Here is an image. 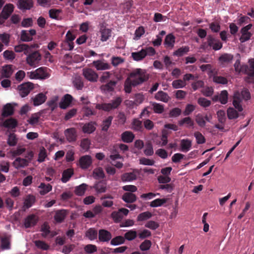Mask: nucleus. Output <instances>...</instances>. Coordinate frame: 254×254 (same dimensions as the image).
Masks as SVG:
<instances>
[{
  "label": "nucleus",
  "mask_w": 254,
  "mask_h": 254,
  "mask_svg": "<svg viewBox=\"0 0 254 254\" xmlns=\"http://www.w3.org/2000/svg\"><path fill=\"white\" fill-rule=\"evenodd\" d=\"M130 76L134 77V78L131 80L129 82H127L129 80L127 78L125 83V91L127 93L131 92L132 86H135L148 79V77L146 75L145 72L141 69H137L135 71L131 72Z\"/></svg>",
  "instance_id": "nucleus-1"
},
{
  "label": "nucleus",
  "mask_w": 254,
  "mask_h": 254,
  "mask_svg": "<svg viewBox=\"0 0 254 254\" xmlns=\"http://www.w3.org/2000/svg\"><path fill=\"white\" fill-rule=\"evenodd\" d=\"M245 100H248L251 98V94L249 90L247 88H243L241 93L239 91H236L234 93L233 96V105L235 108L239 112H242L243 108L242 106L241 103L242 99L241 97Z\"/></svg>",
  "instance_id": "nucleus-2"
},
{
  "label": "nucleus",
  "mask_w": 254,
  "mask_h": 254,
  "mask_svg": "<svg viewBox=\"0 0 254 254\" xmlns=\"http://www.w3.org/2000/svg\"><path fill=\"white\" fill-rule=\"evenodd\" d=\"M122 102V99L120 97H117L111 101L109 103L97 104L96 108L99 110H103L109 112L112 110L118 108Z\"/></svg>",
  "instance_id": "nucleus-3"
},
{
  "label": "nucleus",
  "mask_w": 254,
  "mask_h": 254,
  "mask_svg": "<svg viewBox=\"0 0 254 254\" xmlns=\"http://www.w3.org/2000/svg\"><path fill=\"white\" fill-rule=\"evenodd\" d=\"M26 55V63L31 66L36 67L41 60L42 56L38 51L31 52L30 50L29 54Z\"/></svg>",
  "instance_id": "nucleus-4"
},
{
  "label": "nucleus",
  "mask_w": 254,
  "mask_h": 254,
  "mask_svg": "<svg viewBox=\"0 0 254 254\" xmlns=\"http://www.w3.org/2000/svg\"><path fill=\"white\" fill-rule=\"evenodd\" d=\"M33 88V84L31 82L22 83L18 86L19 95L21 97H25L29 94Z\"/></svg>",
  "instance_id": "nucleus-5"
},
{
  "label": "nucleus",
  "mask_w": 254,
  "mask_h": 254,
  "mask_svg": "<svg viewBox=\"0 0 254 254\" xmlns=\"http://www.w3.org/2000/svg\"><path fill=\"white\" fill-rule=\"evenodd\" d=\"M252 27V24H249L243 27L240 30L241 36L239 38L241 43H244L250 39L252 34L249 31Z\"/></svg>",
  "instance_id": "nucleus-6"
},
{
  "label": "nucleus",
  "mask_w": 254,
  "mask_h": 254,
  "mask_svg": "<svg viewBox=\"0 0 254 254\" xmlns=\"http://www.w3.org/2000/svg\"><path fill=\"white\" fill-rule=\"evenodd\" d=\"M83 75L84 77L90 82H96L98 78V74L92 69L89 68L83 69Z\"/></svg>",
  "instance_id": "nucleus-7"
},
{
  "label": "nucleus",
  "mask_w": 254,
  "mask_h": 254,
  "mask_svg": "<svg viewBox=\"0 0 254 254\" xmlns=\"http://www.w3.org/2000/svg\"><path fill=\"white\" fill-rule=\"evenodd\" d=\"M207 42L210 48L215 51L219 50L222 48V43L217 39H215L212 35H208L207 38Z\"/></svg>",
  "instance_id": "nucleus-8"
},
{
  "label": "nucleus",
  "mask_w": 254,
  "mask_h": 254,
  "mask_svg": "<svg viewBox=\"0 0 254 254\" xmlns=\"http://www.w3.org/2000/svg\"><path fill=\"white\" fill-rule=\"evenodd\" d=\"M18 8L23 11L30 10L34 5L33 0H18L17 1Z\"/></svg>",
  "instance_id": "nucleus-9"
},
{
  "label": "nucleus",
  "mask_w": 254,
  "mask_h": 254,
  "mask_svg": "<svg viewBox=\"0 0 254 254\" xmlns=\"http://www.w3.org/2000/svg\"><path fill=\"white\" fill-rule=\"evenodd\" d=\"M38 221V218L35 214L28 215L24 219V225L26 228L33 227Z\"/></svg>",
  "instance_id": "nucleus-10"
},
{
  "label": "nucleus",
  "mask_w": 254,
  "mask_h": 254,
  "mask_svg": "<svg viewBox=\"0 0 254 254\" xmlns=\"http://www.w3.org/2000/svg\"><path fill=\"white\" fill-rule=\"evenodd\" d=\"M92 163V158L89 155H84L79 158V165L82 169H88L91 165Z\"/></svg>",
  "instance_id": "nucleus-11"
},
{
  "label": "nucleus",
  "mask_w": 254,
  "mask_h": 254,
  "mask_svg": "<svg viewBox=\"0 0 254 254\" xmlns=\"http://www.w3.org/2000/svg\"><path fill=\"white\" fill-rule=\"evenodd\" d=\"M92 64L97 70H104L111 68L110 64L106 63L104 60L94 61Z\"/></svg>",
  "instance_id": "nucleus-12"
},
{
  "label": "nucleus",
  "mask_w": 254,
  "mask_h": 254,
  "mask_svg": "<svg viewBox=\"0 0 254 254\" xmlns=\"http://www.w3.org/2000/svg\"><path fill=\"white\" fill-rule=\"evenodd\" d=\"M64 135L68 141L71 142L76 139L77 134L76 129L74 127L67 128L64 130Z\"/></svg>",
  "instance_id": "nucleus-13"
},
{
  "label": "nucleus",
  "mask_w": 254,
  "mask_h": 254,
  "mask_svg": "<svg viewBox=\"0 0 254 254\" xmlns=\"http://www.w3.org/2000/svg\"><path fill=\"white\" fill-rule=\"evenodd\" d=\"M99 33L101 35V41L102 42L107 41L112 35V30L107 28L103 25L100 28Z\"/></svg>",
  "instance_id": "nucleus-14"
},
{
  "label": "nucleus",
  "mask_w": 254,
  "mask_h": 254,
  "mask_svg": "<svg viewBox=\"0 0 254 254\" xmlns=\"http://www.w3.org/2000/svg\"><path fill=\"white\" fill-rule=\"evenodd\" d=\"M98 238L101 242H108L112 239V234L108 231L105 229H100L99 231Z\"/></svg>",
  "instance_id": "nucleus-15"
},
{
  "label": "nucleus",
  "mask_w": 254,
  "mask_h": 254,
  "mask_svg": "<svg viewBox=\"0 0 254 254\" xmlns=\"http://www.w3.org/2000/svg\"><path fill=\"white\" fill-rule=\"evenodd\" d=\"M14 8V6L12 3L5 4L1 12V14L3 16V19H7L13 12Z\"/></svg>",
  "instance_id": "nucleus-16"
},
{
  "label": "nucleus",
  "mask_w": 254,
  "mask_h": 254,
  "mask_svg": "<svg viewBox=\"0 0 254 254\" xmlns=\"http://www.w3.org/2000/svg\"><path fill=\"white\" fill-rule=\"evenodd\" d=\"M175 41V36L172 33L167 35L164 41L165 47L167 49H173L174 47Z\"/></svg>",
  "instance_id": "nucleus-17"
},
{
  "label": "nucleus",
  "mask_w": 254,
  "mask_h": 254,
  "mask_svg": "<svg viewBox=\"0 0 254 254\" xmlns=\"http://www.w3.org/2000/svg\"><path fill=\"white\" fill-rule=\"evenodd\" d=\"M73 98L68 94H65L59 104V107L62 109H66L71 103Z\"/></svg>",
  "instance_id": "nucleus-18"
},
{
  "label": "nucleus",
  "mask_w": 254,
  "mask_h": 254,
  "mask_svg": "<svg viewBox=\"0 0 254 254\" xmlns=\"http://www.w3.org/2000/svg\"><path fill=\"white\" fill-rule=\"evenodd\" d=\"M116 84V81L110 80L106 84L102 85L100 86V89L105 93H110L114 90Z\"/></svg>",
  "instance_id": "nucleus-19"
},
{
  "label": "nucleus",
  "mask_w": 254,
  "mask_h": 254,
  "mask_svg": "<svg viewBox=\"0 0 254 254\" xmlns=\"http://www.w3.org/2000/svg\"><path fill=\"white\" fill-rule=\"evenodd\" d=\"M36 201V197L32 194L27 195L24 200L23 205L22 209L25 210L27 209L30 208Z\"/></svg>",
  "instance_id": "nucleus-20"
},
{
  "label": "nucleus",
  "mask_w": 254,
  "mask_h": 254,
  "mask_svg": "<svg viewBox=\"0 0 254 254\" xmlns=\"http://www.w3.org/2000/svg\"><path fill=\"white\" fill-rule=\"evenodd\" d=\"M28 161L26 159L17 157L13 162V166L17 169L21 168H25L29 165Z\"/></svg>",
  "instance_id": "nucleus-21"
},
{
  "label": "nucleus",
  "mask_w": 254,
  "mask_h": 254,
  "mask_svg": "<svg viewBox=\"0 0 254 254\" xmlns=\"http://www.w3.org/2000/svg\"><path fill=\"white\" fill-rule=\"evenodd\" d=\"M97 124L95 122H90L85 124L82 127V130L84 133L90 134L96 129Z\"/></svg>",
  "instance_id": "nucleus-22"
},
{
  "label": "nucleus",
  "mask_w": 254,
  "mask_h": 254,
  "mask_svg": "<svg viewBox=\"0 0 254 254\" xmlns=\"http://www.w3.org/2000/svg\"><path fill=\"white\" fill-rule=\"evenodd\" d=\"M67 215L65 210L61 209L56 211L54 215V219L58 223H61L64 221Z\"/></svg>",
  "instance_id": "nucleus-23"
},
{
  "label": "nucleus",
  "mask_w": 254,
  "mask_h": 254,
  "mask_svg": "<svg viewBox=\"0 0 254 254\" xmlns=\"http://www.w3.org/2000/svg\"><path fill=\"white\" fill-rule=\"evenodd\" d=\"M134 138V134L130 131H125L121 134L122 140L126 143H130L132 142Z\"/></svg>",
  "instance_id": "nucleus-24"
},
{
  "label": "nucleus",
  "mask_w": 254,
  "mask_h": 254,
  "mask_svg": "<svg viewBox=\"0 0 254 254\" xmlns=\"http://www.w3.org/2000/svg\"><path fill=\"white\" fill-rule=\"evenodd\" d=\"M47 99V97L45 94L40 93L36 95L33 98V105L35 106H39L44 103Z\"/></svg>",
  "instance_id": "nucleus-25"
},
{
  "label": "nucleus",
  "mask_w": 254,
  "mask_h": 254,
  "mask_svg": "<svg viewBox=\"0 0 254 254\" xmlns=\"http://www.w3.org/2000/svg\"><path fill=\"white\" fill-rule=\"evenodd\" d=\"M154 98L157 100L161 101L165 103H167L170 99L168 94L163 91H158L155 95Z\"/></svg>",
  "instance_id": "nucleus-26"
},
{
  "label": "nucleus",
  "mask_w": 254,
  "mask_h": 254,
  "mask_svg": "<svg viewBox=\"0 0 254 254\" xmlns=\"http://www.w3.org/2000/svg\"><path fill=\"white\" fill-rule=\"evenodd\" d=\"M14 108L10 103L6 104L3 108L1 115L3 117H7L13 114Z\"/></svg>",
  "instance_id": "nucleus-27"
},
{
  "label": "nucleus",
  "mask_w": 254,
  "mask_h": 254,
  "mask_svg": "<svg viewBox=\"0 0 254 254\" xmlns=\"http://www.w3.org/2000/svg\"><path fill=\"white\" fill-rule=\"evenodd\" d=\"M47 68L41 67L35 70V76L37 78L45 79L49 77V74L46 72Z\"/></svg>",
  "instance_id": "nucleus-28"
},
{
  "label": "nucleus",
  "mask_w": 254,
  "mask_h": 254,
  "mask_svg": "<svg viewBox=\"0 0 254 254\" xmlns=\"http://www.w3.org/2000/svg\"><path fill=\"white\" fill-rule=\"evenodd\" d=\"M12 65L7 64L2 67L1 70L2 76L5 78H9L13 73Z\"/></svg>",
  "instance_id": "nucleus-29"
},
{
  "label": "nucleus",
  "mask_w": 254,
  "mask_h": 254,
  "mask_svg": "<svg viewBox=\"0 0 254 254\" xmlns=\"http://www.w3.org/2000/svg\"><path fill=\"white\" fill-rule=\"evenodd\" d=\"M30 47L25 44H19L14 47V51L17 53L23 52L24 55H28L30 51Z\"/></svg>",
  "instance_id": "nucleus-30"
},
{
  "label": "nucleus",
  "mask_w": 254,
  "mask_h": 254,
  "mask_svg": "<svg viewBox=\"0 0 254 254\" xmlns=\"http://www.w3.org/2000/svg\"><path fill=\"white\" fill-rule=\"evenodd\" d=\"M38 188L40 189L39 193L42 195L46 194L52 190V186L50 184L44 183H41Z\"/></svg>",
  "instance_id": "nucleus-31"
},
{
  "label": "nucleus",
  "mask_w": 254,
  "mask_h": 254,
  "mask_svg": "<svg viewBox=\"0 0 254 254\" xmlns=\"http://www.w3.org/2000/svg\"><path fill=\"white\" fill-rule=\"evenodd\" d=\"M2 126L8 128L13 129L17 127V122L13 118H9L3 122Z\"/></svg>",
  "instance_id": "nucleus-32"
},
{
  "label": "nucleus",
  "mask_w": 254,
  "mask_h": 254,
  "mask_svg": "<svg viewBox=\"0 0 254 254\" xmlns=\"http://www.w3.org/2000/svg\"><path fill=\"white\" fill-rule=\"evenodd\" d=\"M93 188L97 193L105 192L107 190L106 183L103 181L99 182L94 185Z\"/></svg>",
  "instance_id": "nucleus-33"
},
{
  "label": "nucleus",
  "mask_w": 254,
  "mask_h": 254,
  "mask_svg": "<svg viewBox=\"0 0 254 254\" xmlns=\"http://www.w3.org/2000/svg\"><path fill=\"white\" fill-rule=\"evenodd\" d=\"M73 175V170L72 169H67L63 172L61 181L62 182L65 183L69 180Z\"/></svg>",
  "instance_id": "nucleus-34"
},
{
  "label": "nucleus",
  "mask_w": 254,
  "mask_h": 254,
  "mask_svg": "<svg viewBox=\"0 0 254 254\" xmlns=\"http://www.w3.org/2000/svg\"><path fill=\"white\" fill-rule=\"evenodd\" d=\"M122 199L127 203H132L136 201V195L131 192H126L122 196Z\"/></svg>",
  "instance_id": "nucleus-35"
},
{
  "label": "nucleus",
  "mask_w": 254,
  "mask_h": 254,
  "mask_svg": "<svg viewBox=\"0 0 254 254\" xmlns=\"http://www.w3.org/2000/svg\"><path fill=\"white\" fill-rule=\"evenodd\" d=\"M136 175L134 172L125 173L121 176L123 182H130L136 179Z\"/></svg>",
  "instance_id": "nucleus-36"
},
{
  "label": "nucleus",
  "mask_w": 254,
  "mask_h": 254,
  "mask_svg": "<svg viewBox=\"0 0 254 254\" xmlns=\"http://www.w3.org/2000/svg\"><path fill=\"white\" fill-rule=\"evenodd\" d=\"M250 66L248 65V69L244 71V73L247 74L250 77H254V59L249 61Z\"/></svg>",
  "instance_id": "nucleus-37"
},
{
  "label": "nucleus",
  "mask_w": 254,
  "mask_h": 254,
  "mask_svg": "<svg viewBox=\"0 0 254 254\" xmlns=\"http://www.w3.org/2000/svg\"><path fill=\"white\" fill-rule=\"evenodd\" d=\"M133 59L136 61L143 60L146 57V53L143 49L137 52H133L131 54Z\"/></svg>",
  "instance_id": "nucleus-38"
},
{
  "label": "nucleus",
  "mask_w": 254,
  "mask_h": 254,
  "mask_svg": "<svg viewBox=\"0 0 254 254\" xmlns=\"http://www.w3.org/2000/svg\"><path fill=\"white\" fill-rule=\"evenodd\" d=\"M113 117L112 116H109L105 120H103L101 127L102 130L104 131H107L110 127L111 125Z\"/></svg>",
  "instance_id": "nucleus-39"
},
{
  "label": "nucleus",
  "mask_w": 254,
  "mask_h": 254,
  "mask_svg": "<svg viewBox=\"0 0 254 254\" xmlns=\"http://www.w3.org/2000/svg\"><path fill=\"white\" fill-rule=\"evenodd\" d=\"M137 237V232L134 229H132L127 232L124 235L125 240L132 241Z\"/></svg>",
  "instance_id": "nucleus-40"
},
{
  "label": "nucleus",
  "mask_w": 254,
  "mask_h": 254,
  "mask_svg": "<svg viewBox=\"0 0 254 254\" xmlns=\"http://www.w3.org/2000/svg\"><path fill=\"white\" fill-rule=\"evenodd\" d=\"M87 185L86 184H82L75 188L74 193L78 196L83 195L87 189Z\"/></svg>",
  "instance_id": "nucleus-41"
},
{
  "label": "nucleus",
  "mask_w": 254,
  "mask_h": 254,
  "mask_svg": "<svg viewBox=\"0 0 254 254\" xmlns=\"http://www.w3.org/2000/svg\"><path fill=\"white\" fill-rule=\"evenodd\" d=\"M189 51L190 47L189 46H183L175 51L173 53V55L177 57H182L185 54L188 53Z\"/></svg>",
  "instance_id": "nucleus-42"
},
{
  "label": "nucleus",
  "mask_w": 254,
  "mask_h": 254,
  "mask_svg": "<svg viewBox=\"0 0 254 254\" xmlns=\"http://www.w3.org/2000/svg\"><path fill=\"white\" fill-rule=\"evenodd\" d=\"M85 236L90 240L93 241L97 239L98 236L97 231L93 228L89 229L85 233Z\"/></svg>",
  "instance_id": "nucleus-43"
},
{
  "label": "nucleus",
  "mask_w": 254,
  "mask_h": 254,
  "mask_svg": "<svg viewBox=\"0 0 254 254\" xmlns=\"http://www.w3.org/2000/svg\"><path fill=\"white\" fill-rule=\"evenodd\" d=\"M18 139L16 137V135L14 133H10L8 135L7 143L10 146H15L17 143Z\"/></svg>",
  "instance_id": "nucleus-44"
},
{
  "label": "nucleus",
  "mask_w": 254,
  "mask_h": 254,
  "mask_svg": "<svg viewBox=\"0 0 254 254\" xmlns=\"http://www.w3.org/2000/svg\"><path fill=\"white\" fill-rule=\"evenodd\" d=\"M181 146L182 151L187 152L191 146V142L189 139H182L181 141Z\"/></svg>",
  "instance_id": "nucleus-45"
},
{
  "label": "nucleus",
  "mask_w": 254,
  "mask_h": 254,
  "mask_svg": "<svg viewBox=\"0 0 254 254\" xmlns=\"http://www.w3.org/2000/svg\"><path fill=\"white\" fill-rule=\"evenodd\" d=\"M167 201V198H157L152 201L150 203V206L152 207H157L162 206Z\"/></svg>",
  "instance_id": "nucleus-46"
},
{
  "label": "nucleus",
  "mask_w": 254,
  "mask_h": 254,
  "mask_svg": "<svg viewBox=\"0 0 254 254\" xmlns=\"http://www.w3.org/2000/svg\"><path fill=\"white\" fill-rule=\"evenodd\" d=\"M235 71L238 72L244 73L246 69H248V65L245 64L241 65L240 60H237L234 65Z\"/></svg>",
  "instance_id": "nucleus-47"
},
{
  "label": "nucleus",
  "mask_w": 254,
  "mask_h": 254,
  "mask_svg": "<svg viewBox=\"0 0 254 254\" xmlns=\"http://www.w3.org/2000/svg\"><path fill=\"white\" fill-rule=\"evenodd\" d=\"M137 232V237L139 239L143 240L150 237L151 236V232L147 229L139 230Z\"/></svg>",
  "instance_id": "nucleus-48"
},
{
  "label": "nucleus",
  "mask_w": 254,
  "mask_h": 254,
  "mask_svg": "<svg viewBox=\"0 0 254 254\" xmlns=\"http://www.w3.org/2000/svg\"><path fill=\"white\" fill-rule=\"evenodd\" d=\"M233 56L230 54H224L219 58V61L222 63H229L233 59Z\"/></svg>",
  "instance_id": "nucleus-49"
},
{
  "label": "nucleus",
  "mask_w": 254,
  "mask_h": 254,
  "mask_svg": "<svg viewBox=\"0 0 254 254\" xmlns=\"http://www.w3.org/2000/svg\"><path fill=\"white\" fill-rule=\"evenodd\" d=\"M152 214L149 211H146L140 213L137 217V221H143L151 218Z\"/></svg>",
  "instance_id": "nucleus-50"
},
{
  "label": "nucleus",
  "mask_w": 254,
  "mask_h": 254,
  "mask_svg": "<svg viewBox=\"0 0 254 254\" xmlns=\"http://www.w3.org/2000/svg\"><path fill=\"white\" fill-rule=\"evenodd\" d=\"M1 248L2 250L10 249V240L8 237L5 236L1 238Z\"/></svg>",
  "instance_id": "nucleus-51"
},
{
  "label": "nucleus",
  "mask_w": 254,
  "mask_h": 254,
  "mask_svg": "<svg viewBox=\"0 0 254 254\" xmlns=\"http://www.w3.org/2000/svg\"><path fill=\"white\" fill-rule=\"evenodd\" d=\"M153 110L157 114H162L164 111V106L159 103L153 102L152 103Z\"/></svg>",
  "instance_id": "nucleus-52"
},
{
  "label": "nucleus",
  "mask_w": 254,
  "mask_h": 254,
  "mask_svg": "<svg viewBox=\"0 0 254 254\" xmlns=\"http://www.w3.org/2000/svg\"><path fill=\"white\" fill-rule=\"evenodd\" d=\"M131 125L132 128L136 131H140L143 128L142 122L137 119L133 120Z\"/></svg>",
  "instance_id": "nucleus-53"
},
{
  "label": "nucleus",
  "mask_w": 254,
  "mask_h": 254,
  "mask_svg": "<svg viewBox=\"0 0 254 254\" xmlns=\"http://www.w3.org/2000/svg\"><path fill=\"white\" fill-rule=\"evenodd\" d=\"M228 118L230 119H235L238 118L239 113L233 108L229 107L227 110Z\"/></svg>",
  "instance_id": "nucleus-54"
},
{
  "label": "nucleus",
  "mask_w": 254,
  "mask_h": 254,
  "mask_svg": "<svg viewBox=\"0 0 254 254\" xmlns=\"http://www.w3.org/2000/svg\"><path fill=\"white\" fill-rule=\"evenodd\" d=\"M84 250L86 253L91 254L97 251V247L94 245L88 244L84 247Z\"/></svg>",
  "instance_id": "nucleus-55"
},
{
  "label": "nucleus",
  "mask_w": 254,
  "mask_h": 254,
  "mask_svg": "<svg viewBox=\"0 0 254 254\" xmlns=\"http://www.w3.org/2000/svg\"><path fill=\"white\" fill-rule=\"evenodd\" d=\"M20 39L23 42H30L33 40L26 30H23L21 32Z\"/></svg>",
  "instance_id": "nucleus-56"
},
{
  "label": "nucleus",
  "mask_w": 254,
  "mask_h": 254,
  "mask_svg": "<svg viewBox=\"0 0 254 254\" xmlns=\"http://www.w3.org/2000/svg\"><path fill=\"white\" fill-rule=\"evenodd\" d=\"M125 240L124 237L121 236H117L113 239H112L111 241V244L112 245H118L120 244H124L125 243Z\"/></svg>",
  "instance_id": "nucleus-57"
},
{
  "label": "nucleus",
  "mask_w": 254,
  "mask_h": 254,
  "mask_svg": "<svg viewBox=\"0 0 254 254\" xmlns=\"http://www.w3.org/2000/svg\"><path fill=\"white\" fill-rule=\"evenodd\" d=\"M73 83L77 90H81L84 85L80 77H76L73 81Z\"/></svg>",
  "instance_id": "nucleus-58"
},
{
  "label": "nucleus",
  "mask_w": 254,
  "mask_h": 254,
  "mask_svg": "<svg viewBox=\"0 0 254 254\" xmlns=\"http://www.w3.org/2000/svg\"><path fill=\"white\" fill-rule=\"evenodd\" d=\"M172 86L174 88L178 89L181 88L186 85V82L181 79L175 80L172 82Z\"/></svg>",
  "instance_id": "nucleus-59"
},
{
  "label": "nucleus",
  "mask_w": 254,
  "mask_h": 254,
  "mask_svg": "<svg viewBox=\"0 0 254 254\" xmlns=\"http://www.w3.org/2000/svg\"><path fill=\"white\" fill-rule=\"evenodd\" d=\"M184 124H187L189 127H193L194 123L190 117H186L179 122V125L180 126H182Z\"/></svg>",
  "instance_id": "nucleus-60"
},
{
  "label": "nucleus",
  "mask_w": 254,
  "mask_h": 254,
  "mask_svg": "<svg viewBox=\"0 0 254 254\" xmlns=\"http://www.w3.org/2000/svg\"><path fill=\"white\" fill-rule=\"evenodd\" d=\"M151 242L148 240L144 241L139 246V248L142 251H146L150 249L151 247Z\"/></svg>",
  "instance_id": "nucleus-61"
},
{
  "label": "nucleus",
  "mask_w": 254,
  "mask_h": 254,
  "mask_svg": "<svg viewBox=\"0 0 254 254\" xmlns=\"http://www.w3.org/2000/svg\"><path fill=\"white\" fill-rule=\"evenodd\" d=\"M195 121L199 127H203L205 126L206 122L202 115L200 114H197L196 116Z\"/></svg>",
  "instance_id": "nucleus-62"
},
{
  "label": "nucleus",
  "mask_w": 254,
  "mask_h": 254,
  "mask_svg": "<svg viewBox=\"0 0 254 254\" xmlns=\"http://www.w3.org/2000/svg\"><path fill=\"white\" fill-rule=\"evenodd\" d=\"M191 86L193 91H196L200 88L203 87L204 83L201 80H195L191 83Z\"/></svg>",
  "instance_id": "nucleus-63"
},
{
  "label": "nucleus",
  "mask_w": 254,
  "mask_h": 254,
  "mask_svg": "<svg viewBox=\"0 0 254 254\" xmlns=\"http://www.w3.org/2000/svg\"><path fill=\"white\" fill-rule=\"evenodd\" d=\"M228 93L226 90H223L219 95V101L222 104H226L228 102Z\"/></svg>",
  "instance_id": "nucleus-64"
}]
</instances>
